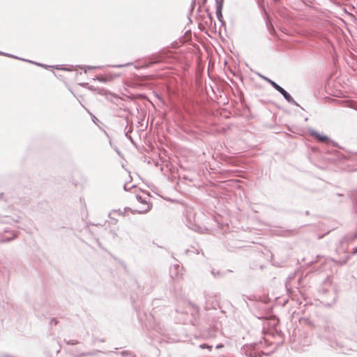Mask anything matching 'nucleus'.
I'll return each instance as SVG.
<instances>
[{
  "mask_svg": "<svg viewBox=\"0 0 357 357\" xmlns=\"http://www.w3.org/2000/svg\"><path fill=\"white\" fill-rule=\"evenodd\" d=\"M182 306L179 305L176 309V312L181 317H178L180 323L187 324H190L197 326L199 324V310L189 302L182 301Z\"/></svg>",
  "mask_w": 357,
  "mask_h": 357,
  "instance_id": "obj_1",
  "label": "nucleus"
},
{
  "mask_svg": "<svg viewBox=\"0 0 357 357\" xmlns=\"http://www.w3.org/2000/svg\"><path fill=\"white\" fill-rule=\"evenodd\" d=\"M10 218L6 217L5 220L0 222V241L8 242L17 236L16 231L12 230L10 227L4 226L3 222H9Z\"/></svg>",
  "mask_w": 357,
  "mask_h": 357,
  "instance_id": "obj_2",
  "label": "nucleus"
},
{
  "mask_svg": "<svg viewBox=\"0 0 357 357\" xmlns=\"http://www.w3.org/2000/svg\"><path fill=\"white\" fill-rule=\"evenodd\" d=\"M186 225L192 230L202 233L206 229L199 225L194 210L189 208L186 210L185 213Z\"/></svg>",
  "mask_w": 357,
  "mask_h": 357,
  "instance_id": "obj_3",
  "label": "nucleus"
},
{
  "mask_svg": "<svg viewBox=\"0 0 357 357\" xmlns=\"http://www.w3.org/2000/svg\"><path fill=\"white\" fill-rule=\"evenodd\" d=\"M257 346L256 344L244 345L241 351L248 357H261L263 352Z\"/></svg>",
  "mask_w": 357,
  "mask_h": 357,
  "instance_id": "obj_4",
  "label": "nucleus"
},
{
  "mask_svg": "<svg viewBox=\"0 0 357 357\" xmlns=\"http://www.w3.org/2000/svg\"><path fill=\"white\" fill-rule=\"evenodd\" d=\"M310 135L312 137H314L319 142H331L330 139L326 135H321L320 133H319L318 132H317L315 130H312L310 132ZM331 142L334 145H335V142H333L332 141H331Z\"/></svg>",
  "mask_w": 357,
  "mask_h": 357,
  "instance_id": "obj_5",
  "label": "nucleus"
},
{
  "mask_svg": "<svg viewBox=\"0 0 357 357\" xmlns=\"http://www.w3.org/2000/svg\"><path fill=\"white\" fill-rule=\"evenodd\" d=\"M284 98L289 103H291L296 106H299V105L294 100L291 96L287 93L282 87L278 91Z\"/></svg>",
  "mask_w": 357,
  "mask_h": 357,
  "instance_id": "obj_6",
  "label": "nucleus"
},
{
  "mask_svg": "<svg viewBox=\"0 0 357 357\" xmlns=\"http://www.w3.org/2000/svg\"><path fill=\"white\" fill-rule=\"evenodd\" d=\"M216 1V15L218 18L222 17V2L219 1L218 0Z\"/></svg>",
  "mask_w": 357,
  "mask_h": 357,
  "instance_id": "obj_7",
  "label": "nucleus"
},
{
  "mask_svg": "<svg viewBox=\"0 0 357 357\" xmlns=\"http://www.w3.org/2000/svg\"><path fill=\"white\" fill-rule=\"evenodd\" d=\"M268 83L277 91H279L280 89L282 88L279 84H278L274 81H268Z\"/></svg>",
  "mask_w": 357,
  "mask_h": 357,
  "instance_id": "obj_8",
  "label": "nucleus"
},
{
  "mask_svg": "<svg viewBox=\"0 0 357 357\" xmlns=\"http://www.w3.org/2000/svg\"><path fill=\"white\" fill-rule=\"evenodd\" d=\"M137 199H138L139 202H140L147 206V208L145 210H144V212H146L150 209V206H149V204L146 201H144L142 197L137 196Z\"/></svg>",
  "mask_w": 357,
  "mask_h": 357,
  "instance_id": "obj_9",
  "label": "nucleus"
},
{
  "mask_svg": "<svg viewBox=\"0 0 357 357\" xmlns=\"http://www.w3.org/2000/svg\"><path fill=\"white\" fill-rule=\"evenodd\" d=\"M101 68L100 66H86L84 68V72L86 73L87 70H89L97 69V68Z\"/></svg>",
  "mask_w": 357,
  "mask_h": 357,
  "instance_id": "obj_10",
  "label": "nucleus"
},
{
  "mask_svg": "<svg viewBox=\"0 0 357 357\" xmlns=\"http://www.w3.org/2000/svg\"><path fill=\"white\" fill-rule=\"evenodd\" d=\"M131 64H132L131 63H124V64L114 65V66H112V68H123V67L130 66Z\"/></svg>",
  "mask_w": 357,
  "mask_h": 357,
  "instance_id": "obj_11",
  "label": "nucleus"
},
{
  "mask_svg": "<svg viewBox=\"0 0 357 357\" xmlns=\"http://www.w3.org/2000/svg\"><path fill=\"white\" fill-rule=\"evenodd\" d=\"M199 348L201 349H208L209 351L211 350L212 346L206 344H202L199 345Z\"/></svg>",
  "mask_w": 357,
  "mask_h": 357,
  "instance_id": "obj_12",
  "label": "nucleus"
},
{
  "mask_svg": "<svg viewBox=\"0 0 357 357\" xmlns=\"http://www.w3.org/2000/svg\"><path fill=\"white\" fill-rule=\"evenodd\" d=\"M96 79L100 82H106L107 79L103 76L97 77Z\"/></svg>",
  "mask_w": 357,
  "mask_h": 357,
  "instance_id": "obj_13",
  "label": "nucleus"
},
{
  "mask_svg": "<svg viewBox=\"0 0 357 357\" xmlns=\"http://www.w3.org/2000/svg\"><path fill=\"white\" fill-rule=\"evenodd\" d=\"M333 261L331 259H327L325 261V264L324 265V268L323 269L324 270L325 269V267L326 266H331V264L333 263Z\"/></svg>",
  "mask_w": 357,
  "mask_h": 357,
  "instance_id": "obj_14",
  "label": "nucleus"
},
{
  "mask_svg": "<svg viewBox=\"0 0 357 357\" xmlns=\"http://www.w3.org/2000/svg\"><path fill=\"white\" fill-rule=\"evenodd\" d=\"M121 356H122L131 357V356H132V354H131V353H130V352H129V351H122V352L121 353Z\"/></svg>",
  "mask_w": 357,
  "mask_h": 357,
  "instance_id": "obj_15",
  "label": "nucleus"
},
{
  "mask_svg": "<svg viewBox=\"0 0 357 357\" xmlns=\"http://www.w3.org/2000/svg\"><path fill=\"white\" fill-rule=\"evenodd\" d=\"M357 238V232L352 236V237H348V239L349 241H353Z\"/></svg>",
  "mask_w": 357,
  "mask_h": 357,
  "instance_id": "obj_16",
  "label": "nucleus"
},
{
  "mask_svg": "<svg viewBox=\"0 0 357 357\" xmlns=\"http://www.w3.org/2000/svg\"><path fill=\"white\" fill-rule=\"evenodd\" d=\"M331 295L333 296V301H332V303H333L335 301L336 295H335V294L334 293L333 291H331Z\"/></svg>",
  "mask_w": 357,
  "mask_h": 357,
  "instance_id": "obj_17",
  "label": "nucleus"
},
{
  "mask_svg": "<svg viewBox=\"0 0 357 357\" xmlns=\"http://www.w3.org/2000/svg\"><path fill=\"white\" fill-rule=\"evenodd\" d=\"M261 77L263 79H264L265 81H266L268 83V81H271V79H269V78H268V77H265V76L261 75Z\"/></svg>",
  "mask_w": 357,
  "mask_h": 357,
  "instance_id": "obj_18",
  "label": "nucleus"
},
{
  "mask_svg": "<svg viewBox=\"0 0 357 357\" xmlns=\"http://www.w3.org/2000/svg\"><path fill=\"white\" fill-rule=\"evenodd\" d=\"M223 347H224V345H223L222 344H217V345L215 346V348H216L217 349H222V348H223Z\"/></svg>",
  "mask_w": 357,
  "mask_h": 357,
  "instance_id": "obj_19",
  "label": "nucleus"
},
{
  "mask_svg": "<svg viewBox=\"0 0 357 357\" xmlns=\"http://www.w3.org/2000/svg\"><path fill=\"white\" fill-rule=\"evenodd\" d=\"M77 342H74L73 340H70L67 342L68 344H75Z\"/></svg>",
  "mask_w": 357,
  "mask_h": 357,
  "instance_id": "obj_20",
  "label": "nucleus"
},
{
  "mask_svg": "<svg viewBox=\"0 0 357 357\" xmlns=\"http://www.w3.org/2000/svg\"><path fill=\"white\" fill-rule=\"evenodd\" d=\"M347 259H348V256L347 257V259H346L345 260H344L342 262H340V264L341 265H342V264H345V263L347 262Z\"/></svg>",
  "mask_w": 357,
  "mask_h": 357,
  "instance_id": "obj_21",
  "label": "nucleus"
},
{
  "mask_svg": "<svg viewBox=\"0 0 357 357\" xmlns=\"http://www.w3.org/2000/svg\"><path fill=\"white\" fill-rule=\"evenodd\" d=\"M179 268H180V266H179V265H178V264L174 265V268L175 270H178Z\"/></svg>",
  "mask_w": 357,
  "mask_h": 357,
  "instance_id": "obj_22",
  "label": "nucleus"
},
{
  "mask_svg": "<svg viewBox=\"0 0 357 357\" xmlns=\"http://www.w3.org/2000/svg\"><path fill=\"white\" fill-rule=\"evenodd\" d=\"M356 253H357V247L354 248V250H353V254H356Z\"/></svg>",
  "mask_w": 357,
  "mask_h": 357,
  "instance_id": "obj_23",
  "label": "nucleus"
},
{
  "mask_svg": "<svg viewBox=\"0 0 357 357\" xmlns=\"http://www.w3.org/2000/svg\"><path fill=\"white\" fill-rule=\"evenodd\" d=\"M51 322H54V324L55 325L57 324V321H56V320L55 319H52L51 320Z\"/></svg>",
  "mask_w": 357,
  "mask_h": 357,
  "instance_id": "obj_24",
  "label": "nucleus"
},
{
  "mask_svg": "<svg viewBox=\"0 0 357 357\" xmlns=\"http://www.w3.org/2000/svg\"><path fill=\"white\" fill-rule=\"evenodd\" d=\"M209 337H215V334H213H213H211Z\"/></svg>",
  "mask_w": 357,
  "mask_h": 357,
  "instance_id": "obj_25",
  "label": "nucleus"
},
{
  "mask_svg": "<svg viewBox=\"0 0 357 357\" xmlns=\"http://www.w3.org/2000/svg\"><path fill=\"white\" fill-rule=\"evenodd\" d=\"M93 121L94 122L96 121V120H98L95 116H93Z\"/></svg>",
  "mask_w": 357,
  "mask_h": 357,
  "instance_id": "obj_26",
  "label": "nucleus"
},
{
  "mask_svg": "<svg viewBox=\"0 0 357 357\" xmlns=\"http://www.w3.org/2000/svg\"><path fill=\"white\" fill-rule=\"evenodd\" d=\"M171 277H172V278L174 277L172 269H171Z\"/></svg>",
  "mask_w": 357,
  "mask_h": 357,
  "instance_id": "obj_27",
  "label": "nucleus"
},
{
  "mask_svg": "<svg viewBox=\"0 0 357 357\" xmlns=\"http://www.w3.org/2000/svg\"><path fill=\"white\" fill-rule=\"evenodd\" d=\"M6 55L8 56H10V57H15L13 55H10V54H6Z\"/></svg>",
  "mask_w": 357,
  "mask_h": 357,
  "instance_id": "obj_28",
  "label": "nucleus"
},
{
  "mask_svg": "<svg viewBox=\"0 0 357 357\" xmlns=\"http://www.w3.org/2000/svg\"><path fill=\"white\" fill-rule=\"evenodd\" d=\"M123 188H124L125 190H127L126 185H124Z\"/></svg>",
  "mask_w": 357,
  "mask_h": 357,
  "instance_id": "obj_29",
  "label": "nucleus"
},
{
  "mask_svg": "<svg viewBox=\"0 0 357 357\" xmlns=\"http://www.w3.org/2000/svg\"><path fill=\"white\" fill-rule=\"evenodd\" d=\"M326 302L327 303L328 305H330L331 303L328 301H326Z\"/></svg>",
  "mask_w": 357,
  "mask_h": 357,
  "instance_id": "obj_30",
  "label": "nucleus"
},
{
  "mask_svg": "<svg viewBox=\"0 0 357 357\" xmlns=\"http://www.w3.org/2000/svg\"><path fill=\"white\" fill-rule=\"evenodd\" d=\"M3 194H0V198L2 197Z\"/></svg>",
  "mask_w": 357,
  "mask_h": 357,
  "instance_id": "obj_31",
  "label": "nucleus"
},
{
  "mask_svg": "<svg viewBox=\"0 0 357 357\" xmlns=\"http://www.w3.org/2000/svg\"><path fill=\"white\" fill-rule=\"evenodd\" d=\"M0 54H3V53L1 52H0Z\"/></svg>",
  "mask_w": 357,
  "mask_h": 357,
  "instance_id": "obj_32",
  "label": "nucleus"
}]
</instances>
